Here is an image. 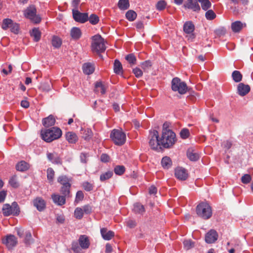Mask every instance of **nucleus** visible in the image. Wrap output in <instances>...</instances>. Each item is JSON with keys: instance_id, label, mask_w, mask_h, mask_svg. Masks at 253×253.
Here are the masks:
<instances>
[{"instance_id": "1", "label": "nucleus", "mask_w": 253, "mask_h": 253, "mask_svg": "<svg viewBox=\"0 0 253 253\" xmlns=\"http://www.w3.org/2000/svg\"><path fill=\"white\" fill-rule=\"evenodd\" d=\"M62 134V130L57 127L42 130L41 132L42 138L46 142H51L59 139L61 137Z\"/></svg>"}, {"instance_id": "2", "label": "nucleus", "mask_w": 253, "mask_h": 253, "mask_svg": "<svg viewBox=\"0 0 253 253\" xmlns=\"http://www.w3.org/2000/svg\"><path fill=\"white\" fill-rule=\"evenodd\" d=\"M161 145L165 148H169L176 142L175 133L170 129H164L162 131Z\"/></svg>"}, {"instance_id": "3", "label": "nucleus", "mask_w": 253, "mask_h": 253, "mask_svg": "<svg viewBox=\"0 0 253 253\" xmlns=\"http://www.w3.org/2000/svg\"><path fill=\"white\" fill-rule=\"evenodd\" d=\"M196 213L204 219H209L212 215V210L209 204L206 202L200 203L196 208Z\"/></svg>"}, {"instance_id": "4", "label": "nucleus", "mask_w": 253, "mask_h": 253, "mask_svg": "<svg viewBox=\"0 0 253 253\" xmlns=\"http://www.w3.org/2000/svg\"><path fill=\"white\" fill-rule=\"evenodd\" d=\"M91 48L96 53L103 52L106 49L104 39L99 35H96L92 38Z\"/></svg>"}, {"instance_id": "5", "label": "nucleus", "mask_w": 253, "mask_h": 253, "mask_svg": "<svg viewBox=\"0 0 253 253\" xmlns=\"http://www.w3.org/2000/svg\"><path fill=\"white\" fill-rule=\"evenodd\" d=\"M110 138L113 142L117 145H123L126 141V134L119 129H113L110 134Z\"/></svg>"}, {"instance_id": "6", "label": "nucleus", "mask_w": 253, "mask_h": 253, "mask_svg": "<svg viewBox=\"0 0 253 253\" xmlns=\"http://www.w3.org/2000/svg\"><path fill=\"white\" fill-rule=\"evenodd\" d=\"M171 89L174 91H177L180 94H184L187 92L188 87L185 82L176 77L171 81Z\"/></svg>"}, {"instance_id": "7", "label": "nucleus", "mask_w": 253, "mask_h": 253, "mask_svg": "<svg viewBox=\"0 0 253 253\" xmlns=\"http://www.w3.org/2000/svg\"><path fill=\"white\" fill-rule=\"evenodd\" d=\"M20 211V208L16 202L12 203L11 205L7 204L3 206L2 213L4 216H17L19 214Z\"/></svg>"}, {"instance_id": "8", "label": "nucleus", "mask_w": 253, "mask_h": 253, "mask_svg": "<svg viewBox=\"0 0 253 253\" xmlns=\"http://www.w3.org/2000/svg\"><path fill=\"white\" fill-rule=\"evenodd\" d=\"M149 144L153 149H157L161 145V138L159 137V132L156 130L150 131Z\"/></svg>"}, {"instance_id": "9", "label": "nucleus", "mask_w": 253, "mask_h": 253, "mask_svg": "<svg viewBox=\"0 0 253 253\" xmlns=\"http://www.w3.org/2000/svg\"><path fill=\"white\" fill-rule=\"evenodd\" d=\"M37 10L33 5L30 6L24 11L25 16L35 23H39L41 21V18L36 14Z\"/></svg>"}, {"instance_id": "10", "label": "nucleus", "mask_w": 253, "mask_h": 253, "mask_svg": "<svg viewBox=\"0 0 253 253\" xmlns=\"http://www.w3.org/2000/svg\"><path fill=\"white\" fill-rule=\"evenodd\" d=\"M73 16L76 21L81 23L85 22L88 19L87 13L80 12L78 10H73Z\"/></svg>"}, {"instance_id": "11", "label": "nucleus", "mask_w": 253, "mask_h": 253, "mask_svg": "<svg viewBox=\"0 0 253 253\" xmlns=\"http://www.w3.org/2000/svg\"><path fill=\"white\" fill-rule=\"evenodd\" d=\"M195 29L194 24L191 21L186 22L183 26V30L184 32L187 34H189L188 39L192 41L195 38V35L193 34Z\"/></svg>"}, {"instance_id": "12", "label": "nucleus", "mask_w": 253, "mask_h": 253, "mask_svg": "<svg viewBox=\"0 0 253 253\" xmlns=\"http://www.w3.org/2000/svg\"><path fill=\"white\" fill-rule=\"evenodd\" d=\"M218 238V234L214 230H211L205 236V241L207 243L211 244L215 242Z\"/></svg>"}, {"instance_id": "13", "label": "nucleus", "mask_w": 253, "mask_h": 253, "mask_svg": "<svg viewBox=\"0 0 253 253\" xmlns=\"http://www.w3.org/2000/svg\"><path fill=\"white\" fill-rule=\"evenodd\" d=\"M3 243L5 244L8 248L11 249L16 246L17 241L14 235H9L7 236L5 239L3 240Z\"/></svg>"}, {"instance_id": "14", "label": "nucleus", "mask_w": 253, "mask_h": 253, "mask_svg": "<svg viewBox=\"0 0 253 253\" xmlns=\"http://www.w3.org/2000/svg\"><path fill=\"white\" fill-rule=\"evenodd\" d=\"M175 177L181 180H185L188 177L187 171L182 168H177L175 169Z\"/></svg>"}, {"instance_id": "15", "label": "nucleus", "mask_w": 253, "mask_h": 253, "mask_svg": "<svg viewBox=\"0 0 253 253\" xmlns=\"http://www.w3.org/2000/svg\"><path fill=\"white\" fill-rule=\"evenodd\" d=\"M78 241L79 245L82 249H86L89 248L90 242L88 237L86 235H81Z\"/></svg>"}, {"instance_id": "16", "label": "nucleus", "mask_w": 253, "mask_h": 253, "mask_svg": "<svg viewBox=\"0 0 253 253\" xmlns=\"http://www.w3.org/2000/svg\"><path fill=\"white\" fill-rule=\"evenodd\" d=\"M100 233L102 237L105 240H110L115 236V233L111 231L108 230L106 228H102L100 229Z\"/></svg>"}, {"instance_id": "17", "label": "nucleus", "mask_w": 253, "mask_h": 253, "mask_svg": "<svg viewBox=\"0 0 253 253\" xmlns=\"http://www.w3.org/2000/svg\"><path fill=\"white\" fill-rule=\"evenodd\" d=\"M250 91V87L249 85L243 83H240L238 85V92L240 95L243 96L246 95Z\"/></svg>"}, {"instance_id": "18", "label": "nucleus", "mask_w": 253, "mask_h": 253, "mask_svg": "<svg viewBox=\"0 0 253 253\" xmlns=\"http://www.w3.org/2000/svg\"><path fill=\"white\" fill-rule=\"evenodd\" d=\"M246 26V23H243L239 21L233 22L231 27L232 31L234 33H239L242 29Z\"/></svg>"}, {"instance_id": "19", "label": "nucleus", "mask_w": 253, "mask_h": 253, "mask_svg": "<svg viewBox=\"0 0 253 253\" xmlns=\"http://www.w3.org/2000/svg\"><path fill=\"white\" fill-rule=\"evenodd\" d=\"M185 6L189 9H191L194 11H199L200 10V7L198 3L197 0H188Z\"/></svg>"}, {"instance_id": "20", "label": "nucleus", "mask_w": 253, "mask_h": 253, "mask_svg": "<svg viewBox=\"0 0 253 253\" xmlns=\"http://www.w3.org/2000/svg\"><path fill=\"white\" fill-rule=\"evenodd\" d=\"M33 204L38 210L39 211H42L45 207V203L44 201L41 198H37L33 201Z\"/></svg>"}, {"instance_id": "21", "label": "nucleus", "mask_w": 253, "mask_h": 253, "mask_svg": "<svg viewBox=\"0 0 253 253\" xmlns=\"http://www.w3.org/2000/svg\"><path fill=\"white\" fill-rule=\"evenodd\" d=\"M65 138L69 143H75L78 140L77 134L72 131H68L65 134Z\"/></svg>"}, {"instance_id": "22", "label": "nucleus", "mask_w": 253, "mask_h": 253, "mask_svg": "<svg viewBox=\"0 0 253 253\" xmlns=\"http://www.w3.org/2000/svg\"><path fill=\"white\" fill-rule=\"evenodd\" d=\"M42 123L45 127H50L54 125L55 119L53 116L49 115L48 117L42 119Z\"/></svg>"}, {"instance_id": "23", "label": "nucleus", "mask_w": 253, "mask_h": 253, "mask_svg": "<svg viewBox=\"0 0 253 253\" xmlns=\"http://www.w3.org/2000/svg\"><path fill=\"white\" fill-rule=\"evenodd\" d=\"M47 157L48 159L54 164H61V160L58 155L56 153H47Z\"/></svg>"}, {"instance_id": "24", "label": "nucleus", "mask_w": 253, "mask_h": 253, "mask_svg": "<svg viewBox=\"0 0 253 253\" xmlns=\"http://www.w3.org/2000/svg\"><path fill=\"white\" fill-rule=\"evenodd\" d=\"M51 197L53 202L58 205L62 206L65 203V198L64 196L58 194H52Z\"/></svg>"}, {"instance_id": "25", "label": "nucleus", "mask_w": 253, "mask_h": 253, "mask_svg": "<svg viewBox=\"0 0 253 253\" xmlns=\"http://www.w3.org/2000/svg\"><path fill=\"white\" fill-rule=\"evenodd\" d=\"M70 35L73 39L78 40L82 36V32L80 28L73 27L71 30Z\"/></svg>"}, {"instance_id": "26", "label": "nucleus", "mask_w": 253, "mask_h": 253, "mask_svg": "<svg viewBox=\"0 0 253 253\" xmlns=\"http://www.w3.org/2000/svg\"><path fill=\"white\" fill-rule=\"evenodd\" d=\"M187 156L192 161H196L199 159V155L193 149H189L187 150Z\"/></svg>"}, {"instance_id": "27", "label": "nucleus", "mask_w": 253, "mask_h": 253, "mask_svg": "<svg viewBox=\"0 0 253 253\" xmlns=\"http://www.w3.org/2000/svg\"><path fill=\"white\" fill-rule=\"evenodd\" d=\"M30 165L24 161H22L19 162L16 166V169L17 170L20 171H24L29 169Z\"/></svg>"}, {"instance_id": "28", "label": "nucleus", "mask_w": 253, "mask_h": 253, "mask_svg": "<svg viewBox=\"0 0 253 253\" xmlns=\"http://www.w3.org/2000/svg\"><path fill=\"white\" fill-rule=\"evenodd\" d=\"M83 70L84 74L90 75L92 74L94 71V67L92 64L89 63H84L83 66Z\"/></svg>"}, {"instance_id": "29", "label": "nucleus", "mask_w": 253, "mask_h": 253, "mask_svg": "<svg viewBox=\"0 0 253 253\" xmlns=\"http://www.w3.org/2000/svg\"><path fill=\"white\" fill-rule=\"evenodd\" d=\"M95 91L104 94L106 92V87L101 82H97L95 84Z\"/></svg>"}, {"instance_id": "30", "label": "nucleus", "mask_w": 253, "mask_h": 253, "mask_svg": "<svg viewBox=\"0 0 253 253\" xmlns=\"http://www.w3.org/2000/svg\"><path fill=\"white\" fill-rule=\"evenodd\" d=\"M57 181L63 185L62 186H67L71 187V184L70 183L71 179L68 178L66 175H61L58 177Z\"/></svg>"}, {"instance_id": "31", "label": "nucleus", "mask_w": 253, "mask_h": 253, "mask_svg": "<svg viewBox=\"0 0 253 253\" xmlns=\"http://www.w3.org/2000/svg\"><path fill=\"white\" fill-rule=\"evenodd\" d=\"M129 0H119L118 2V7L120 10H125L129 7Z\"/></svg>"}, {"instance_id": "32", "label": "nucleus", "mask_w": 253, "mask_h": 253, "mask_svg": "<svg viewBox=\"0 0 253 253\" xmlns=\"http://www.w3.org/2000/svg\"><path fill=\"white\" fill-rule=\"evenodd\" d=\"M114 71L117 74H122L123 67L121 63L117 59H116L114 64Z\"/></svg>"}, {"instance_id": "33", "label": "nucleus", "mask_w": 253, "mask_h": 253, "mask_svg": "<svg viewBox=\"0 0 253 253\" xmlns=\"http://www.w3.org/2000/svg\"><path fill=\"white\" fill-rule=\"evenodd\" d=\"M162 165L164 169H169L172 165V162L169 157H164L161 161Z\"/></svg>"}, {"instance_id": "34", "label": "nucleus", "mask_w": 253, "mask_h": 253, "mask_svg": "<svg viewBox=\"0 0 253 253\" xmlns=\"http://www.w3.org/2000/svg\"><path fill=\"white\" fill-rule=\"evenodd\" d=\"M31 36L34 38L35 42H38L41 37V33L38 28H34L31 33Z\"/></svg>"}, {"instance_id": "35", "label": "nucleus", "mask_w": 253, "mask_h": 253, "mask_svg": "<svg viewBox=\"0 0 253 253\" xmlns=\"http://www.w3.org/2000/svg\"><path fill=\"white\" fill-rule=\"evenodd\" d=\"M12 22L13 21L10 19H4L3 20L1 28L4 30L8 29L10 30L12 25Z\"/></svg>"}, {"instance_id": "36", "label": "nucleus", "mask_w": 253, "mask_h": 253, "mask_svg": "<svg viewBox=\"0 0 253 253\" xmlns=\"http://www.w3.org/2000/svg\"><path fill=\"white\" fill-rule=\"evenodd\" d=\"M126 17L128 21H133L136 18L137 14L134 11L129 10L126 12Z\"/></svg>"}, {"instance_id": "37", "label": "nucleus", "mask_w": 253, "mask_h": 253, "mask_svg": "<svg viewBox=\"0 0 253 253\" xmlns=\"http://www.w3.org/2000/svg\"><path fill=\"white\" fill-rule=\"evenodd\" d=\"M51 43L55 48H59L61 45L62 40L57 36H53L51 41Z\"/></svg>"}, {"instance_id": "38", "label": "nucleus", "mask_w": 253, "mask_h": 253, "mask_svg": "<svg viewBox=\"0 0 253 253\" xmlns=\"http://www.w3.org/2000/svg\"><path fill=\"white\" fill-rule=\"evenodd\" d=\"M9 184L11 187L14 188H17L19 187V183L16 175H13L10 177L9 180Z\"/></svg>"}, {"instance_id": "39", "label": "nucleus", "mask_w": 253, "mask_h": 253, "mask_svg": "<svg viewBox=\"0 0 253 253\" xmlns=\"http://www.w3.org/2000/svg\"><path fill=\"white\" fill-rule=\"evenodd\" d=\"M232 77L233 80L236 83L240 82L242 79V75L239 71H234L232 73Z\"/></svg>"}, {"instance_id": "40", "label": "nucleus", "mask_w": 253, "mask_h": 253, "mask_svg": "<svg viewBox=\"0 0 253 253\" xmlns=\"http://www.w3.org/2000/svg\"><path fill=\"white\" fill-rule=\"evenodd\" d=\"M201 4L202 8L204 10H207L210 8L211 5L209 0H198Z\"/></svg>"}, {"instance_id": "41", "label": "nucleus", "mask_w": 253, "mask_h": 253, "mask_svg": "<svg viewBox=\"0 0 253 253\" xmlns=\"http://www.w3.org/2000/svg\"><path fill=\"white\" fill-rule=\"evenodd\" d=\"M133 211L136 213H142L145 211V208L141 204L136 203L134 205Z\"/></svg>"}, {"instance_id": "42", "label": "nucleus", "mask_w": 253, "mask_h": 253, "mask_svg": "<svg viewBox=\"0 0 253 253\" xmlns=\"http://www.w3.org/2000/svg\"><path fill=\"white\" fill-rule=\"evenodd\" d=\"M113 175V172L112 171H108L106 172L103 173L100 176V180L101 181H104L106 180L109 179Z\"/></svg>"}, {"instance_id": "43", "label": "nucleus", "mask_w": 253, "mask_h": 253, "mask_svg": "<svg viewBox=\"0 0 253 253\" xmlns=\"http://www.w3.org/2000/svg\"><path fill=\"white\" fill-rule=\"evenodd\" d=\"M84 212L82 208H77L74 211V216L76 218L81 219L84 216Z\"/></svg>"}, {"instance_id": "44", "label": "nucleus", "mask_w": 253, "mask_h": 253, "mask_svg": "<svg viewBox=\"0 0 253 253\" xmlns=\"http://www.w3.org/2000/svg\"><path fill=\"white\" fill-rule=\"evenodd\" d=\"M125 169V168L123 166H117L114 168V172L117 175H121L124 174Z\"/></svg>"}, {"instance_id": "45", "label": "nucleus", "mask_w": 253, "mask_h": 253, "mask_svg": "<svg viewBox=\"0 0 253 253\" xmlns=\"http://www.w3.org/2000/svg\"><path fill=\"white\" fill-rule=\"evenodd\" d=\"M54 177V171L53 169L49 168L47 169V178L49 180V182L53 181Z\"/></svg>"}, {"instance_id": "46", "label": "nucleus", "mask_w": 253, "mask_h": 253, "mask_svg": "<svg viewBox=\"0 0 253 253\" xmlns=\"http://www.w3.org/2000/svg\"><path fill=\"white\" fill-rule=\"evenodd\" d=\"M126 59L131 65L136 64V59L133 54H129L126 57Z\"/></svg>"}, {"instance_id": "47", "label": "nucleus", "mask_w": 253, "mask_h": 253, "mask_svg": "<svg viewBox=\"0 0 253 253\" xmlns=\"http://www.w3.org/2000/svg\"><path fill=\"white\" fill-rule=\"evenodd\" d=\"M252 176L249 174H244L241 177V181L244 184H249L252 180Z\"/></svg>"}, {"instance_id": "48", "label": "nucleus", "mask_w": 253, "mask_h": 253, "mask_svg": "<svg viewBox=\"0 0 253 253\" xmlns=\"http://www.w3.org/2000/svg\"><path fill=\"white\" fill-rule=\"evenodd\" d=\"M88 20L91 24L95 25L99 22V17L95 14H91Z\"/></svg>"}, {"instance_id": "49", "label": "nucleus", "mask_w": 253, "mask_h": 253, "mask_svg": "<svg viewBox=\"0 0 253 253\" xmlns=\"http://www.w3.org/2000/svg\"><path fill=\"white\" fill-rule=\"evenodd\" d=\"M206 17L208 20H213L216 17V14L212 10H208L205 14Z\"/></svg>"}, {"instance_id": "50", "label": "nucleus", "mask_w": 253, "mask_h": 253, "mask_svg": "<svg viewBox=\"0 0 253 253\" xmlns=\"http://www.w3.org/2000/svg\"><path fill=\"white\" fill-rule=\"evenodd\" d=\"M167 3L165 0H160L156 4V8L159 10H162L166 8Z\"/></svg>"}, {"instance_id": "51", "label": "nucleus", "mask_w": 253, "mask_h": 253, "mask_svg": "<svg viewBox=\"0 0 253 253\" xmlns=\"http://www.w3.org/2000/svg\"><path fill=\"white\" fill-rule=\"evenodd\" d=\"M84 189L87 191H90L93 190V185L88 182H84L83 183Z\"/></svg>"}, {"instance_id": "52", "label": "nucleus", "mask_w": 253, "mask_h": 253, "mask_svg": "<svg viewBox=\"0 0 253 253\" xmlns=\"http://www.w3.org/2000/svg\"><path fill=\"white\" fill-rule=\"evenodd\" d=\"M180 134L182 138L186 139L189 136L190 132L188 129L184 128L181 130Z\"/></svg>"}, {"instance_id": "53", "label": "nucleus", "mask_w": 253, "mask_h": 253, "mask_svg": "<svg viewBox=\"0 0 253 253\" xmlns=\"http://www.w3.org/2000/svg\"><path fill=\"white\" fill-rule=\"evenodd\" d=\"M184 248L186 250H189L194 247V243L191 240H185L183 242Z\"/></svg>"}, {"instance_id": "54", "label": "nucleus", "mask_w": 253, "mask_h": 253, "mask_svg": "<svg viewBox=\"0 0 253 253\" xmlns=\"http://www.w3.org/2000/svg\"><path fill=\"white\" fill-rule=\"evenodd\" d=\"M84 198V195L83 192L81 191H79L77 192V193L76 194L75 202L77 203H78L80 201L83 200Z\"/></svg>"}, {"instance_id": "55", "label": "nucleus", "mask_w": 253, "mask_h": 253, "mask_svg": "<svg viewBox=\"0 0 253 253\" xmlns=\"http://www.w3.org/2000/svg\"><path fill=\"white\" fill-rule=\"evenodd\" d=\"M19 30V25L16 23L12 22V25L10 31L14 34H18Z\"/></svg>"}, {"instance_id": "56", "label": "nucleus", "mask_w": 253, "mask_h": 253, "mask_svg": "<svg viewBox=\"0 0 253 253\" xmlns=\"http://www.w3.org/2000/svg\"><path fill=\"white\" fill-rule=\"evenodd\" d=\"M151 66V63L149 61H145L141 63V67L144 71L150 68Z\"/></svg>"}, {"instance_id": "57", "label": "nucleus", "mask_w": 253, "mask_h": 253, "mask_svg": "<svg viewBox=\"0 0 253 253\" xmlns=\"http://www.w3.org/2000/svg\"><path fill=\"white\" fill-rule=\"evenodd\" d=\"M133 73L136 78H140L143 75V72L141 70L137 67L133 69Z\"/></svg>"}, {"instance_id": "58", "label": "nucleus", "mask_w": 253, "mask_h": 253, "mask_svg": "<svg viewBox=\"0 0 253 253\" xmlns=\"http://www.w3.org/2000/svg\"><path fill=\"white\" fill-rule=\"evenodd\" d=\"M70 188V187H68L67 186H62L61 189V192L64 196H67L69 194Z\"/></svg>"}, {"instance_id": "59", "label": "nucleus", "mask_w": 253, "mask_h": 253, "mask_svg": "<svg viewBox=\"0 0 253 253\" xmlns=\"http://www.w3.org/2000/svg\"><path fill=\"white\" fill-rule=\"evenodd\" d=\"M100 160L102 162L107 163L109 162L110 158L108 155L102 154L100 157Z\"/></svg>"}, {"instance_id": "60", "label": "nucleus", "mask_w": 253, "mask_h": 253, "mask_svg": "<svg viewBox=\"0 0 253 253\" xmlns=\"http://www.w3.org/2000/svg\"><path fill=\"white\" fill-rule=\"evenodd\" d=\"M83 210V212L84 213H85V214H89L91 212V208L90 206L89 205H85L82 208Z\"/></svg>"}, {"instance_id": "61", "label": "nucleus", "mask_w": 253, "mask_h": 253, "mask_svg": "<svg viewBox=\"0 0 253 253\" xmlns=\"http://www.w3.org/2000/svg\"><path fill=\"white\" fill-rule=\"evenodd\" d=\"M72 250L75 253H79L81 251L80 247L76 242L73 243L72 244Z\"/></svg>"}, {"instance_id": "62", "label": "nucleus", "mask_w": 253, "mask_h": 253, "mask_svg": "<svg viewBox=\"0 0 253 253\" xmlns=\"http://www.w3.org/2000/svg\"><path fill=\"white\" fill-rule=\"evenodd\" d=\"M32 239V235L30 232H27L26 233L25 238V243L29 245L30 244V241Z\"/></svg>"}, {"instance_id": "63", "label": "nucleus", "mask_w": 253, "mask_h": 253, "mask_svg": "<svg viewBox=\"0 0 253 253\" xmlns=\"http://www.w3.org/2000/svg\"><path fill=\"white\" fill-rule=\"evenodd\" d=\"M6 195V191L2 190L0 191V203H2L4 201Z\"/></svg>"}, {"instance_id": "64", "label": "nucleus", "mask_w": 253, "mask_h": 253, "mask_svg": "<svg viewBox=\"0 0 253 253\" xmlns=\"http://www.w3.org/2000/svg\"><path fill=\"white\" fill-rule=\"evenodd\" d=\"M126 225L129 228H133L136 226V222L133 220H128L126 222Z\"/></svg>"}]
</instances>
